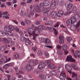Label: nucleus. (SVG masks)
<instances>
[{
    "mask_svg": "<svg viewBox=\"0 0 80 80\" xmlns=\"http://www.w3.org/2000/svg\"><path fill=\"white\" fill-rule=\"evenodd\" d=\"M67 39L68 42H69L70 41L72 40V38H71V37H68L67 38Z\"/></svg>",
    "mask_w": 80,
    "mask_h": 80,
    "instance_id": "6e6d98bb",
    "label": "nucleus"
},
{
    "mask_svg": "<svg viewBox=\"0 0 80 80\" xmlns=\"http://www.w3.org/2000/svg\"><path fill=\"white\" fill-rule=\"evenodd\" d=\"M28 32V34L30 35V38L31 39H32V40H35V37L32 34V31H33V29L31 28H28L27 30Z\"/></svg>",
    "mask_w": 80,
    "mask_h": 80,
    "instance_id": "20e7f679",
    "label": "nucleus"
},
{
    "mask_svg": "<svg viewBox=\"0 0 80 80\" xmlns=\"http://www.w3.org/2000/svg\"><path fill=\"white\" fill-rule=\"evenodd\" d=\"M24 22L26 24H27V25H30V24L31 23V21L30 20L25 19L24 20Z\"/></svg>",
    "mask_w": 80,
    "mask_h": 80,
    "instance_id": "6ab92c4d",
    "label": "nucleus"
},
{
    "mask_svg": "<svg viewBox=\"0 0 80 80\" xmlns=\"http://www.w3.org/2000/svg\"><path fill=\"white\" fill-rule=\"evenodd\" d=\"M50 73L52 75L55 76L57 75V72L55 70H51L50 72Z\"/></svg>",
    "mask_w": 80,
    "mask_h": 80,
    "instance_id": "aec40b11",
    "label": "nucleus"
},
{
    "mask_svg": "<svg viewBox=\"0 0 80 80\" xmlns=\"http://www.w3.org/2000/svg\"><path fill=\"white\" fill-rule=\"evenodd\" d=\"M3 42L4 43H8L9 42L8 40L5 38H3Z\"/></svg>",
    "mask_w": 80,
    "mask_h": 80,
    "instance_id": "f704fd0d",
    "label": "nucleus"
},
{
    "mask_svg": "<svg viewBox=\"0 0 80 80\" xmlns=\"http://www.w3.org/2000/svg\"><path fill=\"white\" fill-rule=\"evenodd\" d=\"M58 54L59 55H63V52L61 50H59L58 51Z\"/></svg>",
    "mask_w": 80,
    "mask_h": 80,
    "instance_id": "37998d69",
    "label": "nucleus"
},
{
    "mask_svg": "<svg viewBox=\"0 0 80 80\" xmlns=\"http://www.w3.org/2000/svg\"><path fill=\"white\" fill-rule=\"evenodd\" d=\"M59 43L61 44H63L64 43V39L59 40Z\"/></svg>",
    "mask_w": 80,
    "mask_h": 80,
    "instance_id": "de8ad7c7",
    "label": "nucleus"
},
{
    "mask_svg": "<svg viewBox=\"0 0 80 80\" xmlns=\"http://www.w3.org/2000/svg\"><path fill=\"white\" fill-rule=\"evenodd\" d=\"M34 9H35L36 12L38 13H39L41 11L40 8H39V7L37 5H34L33 6Z\"/></svg>",
    "mask_w": 80,
    "mask_h": 80,
    "instance_id": "9d476101",
    "label": "nucleus"
},
{
    "mask_svg": "<svg viewBox=\"0 0 80 80\" xmlns=\"http://www.w3.org/2000/svg\"><path fill=\"white\" fill-rule=\"evenodd\" d=\"M32 66L30 65H28L26 67V70H27L28 72H30L32 70Z\"/></svg>",
    "mask_w": 80,
    "mask_h": 80,
    "instance_id": "ddd939ff",
    "label": "nucleus"
},
{
    "mask_svg": "<svg viewBox=\"0 0 80 80\" xmlns=\"http://www.w3.org/2000/svg\"><path fill=\"white\" fill-rule=\"evenodd\" d=\"M72 77H77V78H78L77 77V74H75V73L74 72H72Z\"/></svg>",
    "mask_w": 80,
    "mask_h": 80,
    "instance_id": "c03bdc74",
    "label": "nucleus"
},
{
    "mask_svg": "<svg viewBox=\"0 0 80 80\" xmlns=\"http://www.w3.org/2000/svg\"><path fill=\"white\" fill-rule=\"evenodd\" d=\"M63 38H64V37L62 35H60L59 36V40H63Z\"/></svg>",
    "mask_w": 80,
    "mask_h": 80,
    "instance_id": "8fccbe9b",
    "label": "nucleus"
},
{
    "mask_svg": "<svg viewBox=\"0 0 80 80\" xmlns=\"http://www.w3.org/2000/svg\"><path fill=\"white\" fill-rule=\"evenodd\" d=\"M63 14V12L62 10L58 12L57 13L56 12L53 11L51 13V15L53 18H57V16H58L59 17H62Z\"/></svg>",
    "mask_w": 80,
    "mask_h": 80,
    "instance_id": "f03ea898",
    "label": "nucleus"
},
{
    "mask_svg": "<svg viewBox=\"0 0 80 80\" xmlns=\"http://www.w3.org/2000/svg\"><path fill=\"white\" fill-rule=\"evenodd\" d=\"M18 33L21 35H23V32L21 31H20Z\"/></svg>",
    "mask_w": 80,
    "mask_h": 80,
    "instance_id": "338daca9",
    "label": "nucleus"
},
{
    "mask_svg": "<svg viewBox=\"0 0 80 80\" xmlns=\"http://www.w3.org/2000/svg\"><path fill=\"white\" fill-rule=\"evenodd\" d=\"M14 69L15 70V72H17V71H18V67H15L14 68Z\"/></svg>",
    "mask_w": 80,
    "mask_h": 80,
    "instance_id": "69168bd1",
    "label": "nucleus"
},
{
    "mask_svg": "<svg viewBox=\"0 0 80 80\" xmlns=\"http://www.w3.org/2000/svg\"><path fill=\"white\" fill-rule=\"evenodd\" d=\"M29 13L30 15H32V16H33V15H34V14H35L34 11H33V10H30L29 11Z\"/></svg>",
    "mask_w": 80,
    "mask_h": 80,
    "instance_id": "7c9ffc66",
    "label": "nucleus"
},
{
    "mask_svg": "<svg viewBox=\"0 0 80 80\" xmlns=\"http://www.w3.org/2000/svg\"><path fill=\"white\" fill-rule=\"evenodd\" d=\"M7 66H8V65L7 64L3 66V68H4V69H7Z\"/></svg>",
    "mask_w": 80,
    "mask_h": 80,
    "instance_id": "680f3d73",
    "label": "nucleus"
},
{
    "mask_svg": "<svg viewBox=\"0 0 80 80\" xmlns=\"http://www.w3.org/2000/svg\"><path fill=\"white\" fill-rule=\"evenodd\" d=\"M14 58L15 59H18V58H20V56L18 54H15L14 56Z\"/></svg>",
    "mask_w": 80,
    "mask_h": 80,
    "instance_id": "a878e982",
    "label": "nucleus"
},
{
    "mask_svg": "<svg viewBox=\"0 0 80 80\" xmlns=\"http://www.w3.org/2000/svg\"><path fill=\"white\" fill-rule=\"evenodd\" d=\"M43 6L47 7L50 4V2L48 1H45L43 2Z\"/></svg>",
    "mask_w": 80,
    "mask_h": 80,
    "instance_id": "f3484780",
    "label": "nucleus"
},
{
    "mask_svg": "<svg viewBox=\"0 0 80 80\" xmlns=\"http://www.w3.org/2000/svg\"><path fill=\"white\" fill-rule=\"evenodd\" d=\"M43 72V69H40L39 71H38L36 72V74H39L40 72Z\"/></svg>",
    "mask_w": 80,
    "mask_h": 80,
    "instance_id": "e433bc0d",
    "label": "nucleus"
},
{
    "mask_svg": "<svg viewBox=\"0 0 80 80\" xmlns=\"http://www.w3.org/2000/svg\"><path fill=\"white\" fill-rule=\"evenodd\" d=\"M7 65H8V66H9V67H12V66L14 64L12 62L7 64Z\"/></svg>",
    "mask_w": 80,
    "mask_h": 80,
    "instance_id": "603ef678",
    "label": "nucleus"
},
{
    "mask_svg": "<svg viewBox=\"0 0 80 80\" xmlns=\"http://www.w3.org/2000/svg\"><path fill=\"white\" fill-rule=\"evenodd\" d=\"M29 63L30 65L31 66H33L34 65V63H33V61L31 60L29 62Z\"/></svg>",
    "mask_w": 80,
    "mask_h": 80,
    "instance_id": "58836bf2",
    "label": "nucleus"
},
{
    "mask_svg": "<svg viewBox=\"0 0 80 80\" xmlns=\"http://www.w3.org/2000/svg\"><path fill=\"white\" fill-rule=\"evenodd\" d=\"M54 33L55 35H58V30L57 29H56V28L54 29Z\"/></svg>",
    "mask_w": 80,
    "mask_h": 80,
    "instance_id": "2f4dec72",
    "label": "nucleus"
},
{
    "mask_svg": "<svg viewBox=\"0 0 80 80\" xmlns=\"http://www.w3.org/2000/svg\"><path fill=\"white\" fill-rule=\"evenodd\" d=\"M70 19L72 22V23H74L75 22H76L77 21V18H76L74 16H72V17Z\"/></svg>",
    "mask_w": 80,
    "mask_h": 80,
    "instance_id": "a211bd4d",
    "label": "nucleus"
},
{
    "mask_svg": "<svg viewBox=\"0 0 80 80\" xmlns=\"http://www.w3.org/2000/svg\"><path fill=\"white\" fill-rule=\"evenodd\" d=\"M80 23L78 22H77V23L74 25V27L76 28H78L80 27Z\"/></svg>",
    "mask_w": 80,
    "mask_h": 80,
    "instance_id": "72a5a7b5",
    "label": "nucleus"
},
{
    "mask_svg": "<svg viewBox=\"0 0 80 80\" xmlns=\"http://www.w3.org/2000/svg\"><path fill=\"white\" fill-rule=\"evenodd\" d=\"M80 51L78 50H77L76 51V54H74V57L75 58H80Z\"/></svg>",
    "mask_w": 80,
    "mask_h": 80,
    "instance_id": "f8f14e48",
    "label": "nucleus"
},
{
    "mask_svg": "<svg viewBox=\"0 0 80 80\" xmlns=\"http://www.w3.org/2000/svg\"><path fill=\"white\" fill-rule=\"evenodd\" d=\"M45 47L49 48H52V47L51 46H45Z\"/></svg>",
    "mask_w": 80,
    "mask_h": 80,
    "instance_id": "774afa93",
    "label": "nucleus"
},
{
    "mask_svg": "<svg viewBox=\"0 0 80 80\" xmlns=\"http://www.w3.org/2000/svg\"><path fill=\"white\" fill-rule=\"evenodd\" d=\"M40 29L38 28L35 27L34 29V31H32V33L34 35H38L39 33H40Z\"/></svg>",
    "mask_w": 80,
    "mask_h": 80,
    "instance_id": "423d86ee",
    "label": "nucleus"
},
{
    "mask_svg": "<svg viewBox=\"0 0 80 80\" xmlns=\"http://www.w3.org/2000/svg\"><path fill=\"white\" fill-rule=\"evenodd\" d=\"M37 54L38 56H42V52L41 51H38Z\"/></svg>",
    "mask_w": 80,
    "mask_h": 80,
    "instance_id": "ea45409f",
    "label": "nucleus"
},
{
    "mask_svg": "<svg viewBox=\"0 0 80 80\" xmlns=\"http://www.w3.org/2000/svg\"><path fill=\"white\" fill-rule=\"evenodd\" d=\"M44 55L46 57H49V54L47 52H45Z\"/></svg>",
    "mask_w": 80,
    "mask_h": 80,
    "instance_id": "09e8293b",
    "label": "nucleus"
},
{
    "mask_svg": "<svg viewBox=\"0 0 80 80\" xmlns=\"http://www.w3.org/2000/svg\"><path fill=\"white\" fill-rule=\"evenodd\" d=\"M9 43L12 46H13V45H14V44L13 43V41H9Z\"/></svg>",
    "mask_w": 80,
    "mask_h": 80,
    "instance_id": "e2e57ef3",
    "label": "nucleus"
},
{
    "mask_svg": "<svg viewBox=\"0 0 80 80\" xmlns=\"http://www.w3.org/2000/svg\"><path fill=\"white\" fill-rule=\"evenodd\" d=\"M53 24V21H49L46 22V23H45V25H52Z\"/></svg>",
    "mask_w": 80,
    "mask_h": 80,
    "instance_id": "bb28decb",
    "label": "nucleus"
},
{
    "mask_svg": "<svg viewBox=\"0 0 80 80\" xmlns=\"http://www.w3.org/2000/svg\"><path fill=\"white\" fill-rule=\"evenodd\" d=\"M62 49L63 50H66L67 49V45H64L62 47Z\"/></svg>",
    "mask_w": 80,
    "mask_h": 80,
    "instance_id": "c756f323",
    "label": "nucleus"
},
{
    "mask_svg": "<svg viewBox=\"0 0 80 80\" xmlns=\"http://www.w3.org/2000/svg\"><path fill=\"white\" fill-rule=\"evenodd\" d=\"M25 43L26 45H30L32 46V45H33V43L32 42H31V41L29 39V38H26L25 40Z\"/></svg>",
    "mask_w": 80,
    "mask_h": 80,
    "instance_id": "1a4fd4ad",
    "label": "nucleus"
},
{
    "mask_svg": "<svg viewBox=\"0 0 80 80\" xmlns=\"http://www.w3.org/2000/svg\"><path fill=\"white\" fill-rule=\"evenodd\" d=\"M47 66L45 65L44 62H41L39 63L38 65V68L39 69H43V68H47Z\"/></svg>",
    "mask_w": 80,
    "mask_h": 80,
    "instance_id": "39448f33",
    "label": "nucleus"
},
{
    "mask_svg": "<svg viewBox=\"0 0 80 80\" xmlns=\"http://www.w3.org/2000/svg\"><path fill=\"white\" fill-rule=\"evenodd\" d=\"M8 35L9 36H12L13 33L10 32H5V35Z\"/></svg>",
    "mask_w": 80,
    "mask_h": 80,
    "instance_id": "5701e85b",
    "label": "nucleus"
},
{
    "mask_svg": "<svg viewBox=\"0 0 80 80\" xmlns=\"http://www.w3.org/2000/svg\"><path fill=\"white\" fill-rule=\"evenodd\" d=\"M57 49H61V48H62V46H61L60 45H58L57 47Z\"/></svg>",
    "mask_w": 80,
    "mask_h": 80,
    "instance_id": "5fc2aeb1",
    "label": "nucleus"
},
{
    "mask_svg": "<svg viewBox=\"0 0 80 80\" xmlns=\"http://www.w3.org/2000/svg\"><path fill=\"white\" fill-rule=\"evenodd\" d=\"M21 4L22 6H25V5H27V4L24 2H22Z\"/></svg>",
    "mask_w": 80,
    "mask_h": 80,
    "instance_id": "13d9d810",
    "label": "nucleus"
},
{
    "mask_svg": "<svg viewBox=\"0 0 80 80\" xmlns=\"http://www.w3.org/2000/svg\"><path fill=\"white\" fill-rule=\"evenodd\" d=\"M38 28L39 29H40V30H47V28L44 26L42 25L39 26H38Z\"/></svg>",
    "mask_w": 80,
    "mask_h": 80,
    "instance_id": "dca6fc26",
    "label": "nucleus"
},
{
    "mask_svg": "<svg viewBox=\"0 0 80 80\" xmlns=\"http://www.w3.org/2000/svg\"><path fill=\"white\" fill-rule=\"evenodd\" d=\"M66 60L67 62H75L76 61L75 60L72 58V57L71 55L68 56Z\"/></svg>",
    "mask_w": 80,
    "mask_h": 80,
    "instance_id": "0eeeda50",
    "label": "nucleus"
},
{
    "mask_svg": "<svg viewBox=\"0 0 80 80\" xmlns=\"http://www.w3.org/2000/svg\"><path fill=\"white\" fill-rule=\"evenodd\" d=\"M47 28L50 32H52V30H54V29H55V28H51L49 27H47Z\"/></svg>",
    "mask_w": 80,
    "mask_h": 80,
    "instance_id": "79ce46f5",
    "label": "nucleus"
},
{
    "mask_svg": "<svg viewBox=\"0 0 80 80\" xmlns=\"http://www.w3.org/2000/svg\"><path fill=\"white\" fill-rule=\"evenodd\" d=\"M65 6L67 10L68 11L71 10L72 7H73V4L72 3H70L68 4L66 3L65 4Z\"/></svg>",
    "mask_w": 80,
    "mask_h": 80,
    "instance_id": "6e6552de",
    "label": "nucleus"
},
{
    "mask_svg": "<svg viewBox=\"0 0 80 80\" xmlns=\"http://www.w3.org/2000/svg\"><path fill=\"white\" fill-rule=\"evenodd\" d=\"M44 42L45 44V45H50V40L47 39H44Z\"/></svg>",
    "mask_w": 80,
    "mask_h": 80,
    "instance_id": "9b49d317",
    "label": "nucleus"
},
{
    "mask_svg": "<svg viewBox=\"0 0 80 80\" xmlns=\"http://www.w3.org/2000/svg\"><path fill=\"white\" fill-rule=\"evenodd\" d=\"M76 29L75 26H71L70 27V29L72 31H74Z\"/></svg>",
    "mask_w": 80,
    "mask_h": 80,
    "instance_id": "a19ab883",
    "label": "nucleus"
},
{
    "mask_svg": "<svg viewBox=\"0 0 80 80\" xmlns=\"http://www.w3.org/2000/svg\"><path fill=\"white\" fill-rule=\"evenodd\" d=\"M60 25V22H58L57 23H56L55 25L54 26V27H58L59 25Z\"/></svg>",
    "mask_w": 80,
    "mask_h": 80,
    "instance_id": "3c124183",
    "label": "nucleus"
},
{
    "mask_svg": "<svg viewBox=\"0 0 80 80\" xmlns=\"http://www.w3.org/2000/svg\"><path fill=\"white\" fill-rule=\"evenodd\" d=\"M0 36H2V37L5 36V32H4L3 31H0Z\"/></svg>",
    "mask_w": 80,
    "mask_h": 80,
    "instance_id": "cd10ccee",
    "label": "nucleus"
},
{
    "mask_svg": "<svg viewBox=\"0 0 80 80\" xmlns=\"http://www.w3.org/2000/svg\"><path fill=\"white\" fill-rule=\"evenodd\" d=\"M46 62L47 63V64H48V66L51 65V64H52V63H51V61H50L49 60H47L46 61Z\"/></svg>",
    "mask_w": 80,
    "mask_h": 80,
    "instance_id": "49530a36",
    "label": "nucleus"
},
{
    "mask_svg": "<svg viewBox=\"0 0 80 80\" xmlns=\"http://www.w3.org/2000/svg\"><path fill=\"white\" fill-rule=\"evenodd\" d=\"M39 78L41 79V80H43L44 79L45 77H44V75L42 74H40L39 75Z\"/></svg>",
    "mask_w": 80,
    "mask_h": 80,
    "instance_id": "c85d7f7f",
    "label": "nucleus"
},
{
    "mask_svg": "<svg viewBox=\"0 0 80 80\" xmlns=\"http://www.w3.org/2000/svg\"><path fill=\"white\" fill-rule=\"evenodd\" d=\"M9 27L10 30V32L14 30V28L12 26H10Z\"/></svg>",
    "mask_w": 80,
    "mask_h": 80,
    "instance_id": "a18cd8bd",
    "label": "nucleus"
},
{
    "mask_svg": "<svg viewBox=\"0 0 80 80\" xmlns=\"http://www.w3.org/2000/svg\"><path fill=\"white\" fill-rule=\"evenodd\" d=\"M6 3L8 6H10L12 4V3L11 2H7Z\"/></svg>",
    "mask_w": 80,
    "mask_h": 80,
    "instance_id": "864d4df0",
    "label": "nucleus"
},
{
    "mask_svg": "<svg viewBox=\"0 0 80 80\" xmlns=\"http://www.w3.org/2000/svg\"><path fill=\"white\" fill-rule=\"evenodd\" d=\"M77 10V7L75 6H74L72 11V13H75V12H76Z\"/></svg>",
    "mask_w": 80,
    "mask_h": 80,
    "instance_id": "393cba45",
    "label": "nucleus"
},
{
    "mask_svg": "<svg viewBox=\"0 0 80 80\" xmlns=\"http://www.w3.org/2000/svg\"><path fill=\"white\" fill-rule=\"evenodd\" d=\"M58 71L59 72H61V73L59 76V78L60 80H65V78L66 77V75H65V73L63 72V69H62V68H61L60 66H58Z\"/></svg>",
    "mask_w": 80,
    "mask_h": 80,
    "instance_id": "f257e3e1",
    "label": "nucleus"
},
{
    "mask_svg": "<svg viewBox=\"0 0 80 80\" xmlns=\"http://www.w3.org/2000/svg\"><path fill=\"white\" fill-rule=\"evenodd\" d=\"M71 66L72 67L73 69H74V68H75V67H76V65H75V64H71Z\"/></svg>",
    "mask_w": 80,
    "mask_h": 80,
    "instance_id": "052dcab7",
    "label": "nucleus"
},
{
    "mask_svg": "<svg viewBox=\"0 0 80 80\" xmlns=\"http://www.w3.org/2000/svg\"><path fill=\"white\" fill-rule=\"evenodd\" d=\"M52 9H55L56 7V1H54L53 2H52L51 6Z\"/></svg>",
    "mask_w": 80,
    "mask_h": 80,
    "instance_id": "4468645a",
    "label": "nucleus"
},
{
    "mask_svg": "<svg viewBox=\"0 0 80 80\" xmlns=\"http://www.w3.org/2000/svg\"><path fill=\"white\" fill-rule=\"evenodd\" d=\"M25 16L28 17V18H30V15L28 13H27L26 15Z\"/></svg>",
    "mask_w": 80,
    "mask_h": 80,
    "instance_id": "0e129e2a",
    "label": "nucleus"
},
{
    "mask_svg": "<svg viewBox=\"0 0 80 80\" xmlns=\"http://www.w3.org/2000/svg\"><path fill=\"white\" fill-rule=\"evenodd\" d=\"M48 67L50 68H51L52 69H54L55 67V65H53V64H51V65L49 66Z\"/></svg>",
    "mask_w": 80,
    "mask_h": 80,
    "instance_id": "473e14b6",
    "label": "nucleus"
},
{
    "mask_svg": "<svg viewBox=\"0 0 80 80\" xmlns=\"http://www.w3.org/2000/svg\"><path fill=\"white\" fill-rule=\"evenodd\" d=\"M65 68L67 70H70V65H69L68 64H66L65 65Z\"/></svg>",
    "mask_w": 80,
    "mask_h": 80,
    "instance_id": "4c0bfd02",
    "label": "nucleus"
},
{
    "mask_svg": "<svg viewBox=\"0 0 80 80\" xmlns=\"http://www.w3.org/2000/svg\"><path fill=\"white\" fill-rule=\"evenodd\" d=\"M15 30L17 32H20V29H19L18 28H15Z\"/></svg>",
    "mask_w": 80,
    "mask_h": 80,
    "instance_id": "4d7b16f0",
    "label": "nucleus"
},
{
    "mask_svg": "<svg viewBox=\"0 0 80 80\" xmlns=\"http://www.w3.org/2000/svg\"><path fill=\"white\" fill-rule=\"evenodd\" d=\"M20 40L21 41V42H24V41H25V40L27 39L23 37V36H21L20 37Z\"/></svg>",
    "mask_w": 80,
    "mask_h": 80,
    "instance_id": "c9c22d12",
    "label": "nucleus"
},
{
    "mask_svg": "<svg viewBox=\"0 0 80 80\" xmlns=\"http://www.w3.org/2000/svg\"><path fill=\"white\" fill-rule=\"evenodd\" d=\"M66 23L67 24V25H71L73 23H72V21L70 20V19H69L66 22Z\"/></svg>",
    "mask_w": 80,
    "mask_h": 80,
    "instance_id": "412c9836",
    "label": "nucleus"
},
{
    "mask_svg": "<svg viewBox=\"0 0 80 80\" xmlns=\"http://www.w3.org/2000/svg\"><path fill=\"white\" fill-rule=\"evenodd\" d=\"M4 29L5 31L7 32H10V28L9 27L7 26H5L4 27Z\"/></svg>",
    "mask_w": 80,
    "mask_h": 80,
    "instance_id": "b1692460",
    "label": "nucleus"
},
{
    "mask_svg": "<svg viewBox=\"0 0 80 80\" xmlns=\"http://www.w3.org/2000/svg\"><path fill=\"white\" fill-rule=\"evenodd\" d=\"M12 22L14 23H15V24H16L17 25H18V22L16 20H13L12 21Z\"/></svg>",
    "mask_w": 80,
    "mask_h": 80,
    "instance_id": "bf43d9fd",
    "label": "nucleus"
},
{
    "mask_svg": "<svg viewBox=\"0 0 80 80\" xmlns=\"http://www.w3.org/2000/svg\"><path fill=\"white\" fill-rule=\"evenodd\" d=\"M39 6L42 8V12L43 13H45V14H48V12L50 11V9L48 8H43V4L42 3H40L39 4Z\"/></svg>",
    "mask_w": 80,
    "mask_h": 80,
    "instance_id": "7ed1b4c3",
    "label": "nucleus"
},
{
    "mask_svg": "<svg viewBox=\"0 0 80 80\" xmlns=\"http://www.w3.org/2000/svg\"><path fill=\"white\" fill-rule=\"evenodd\" d=\"M6 49L5 48V46L3 45L1 46L0 47V51L2 52H4Z\"/></svg>",
    "mask_w": 80,
    "mask_h": 80,
    "instance_id": "4be33fe9",
    "label": "nucleus"
},
{
    "mask_svg": "<svg viewBox=\"0 0 80 80\" xmlns=\"http://www.w3.org/2000/svg\"><path fill=\"white\" fill-rule=\"evenodd\" d=\"M53 77L51 76L46 75L44 79V80H52Z\"/></svg>",
    "mask_w": 80,
    "mask_h": 80,
    "instance_id": "2eb2a0df",
    "label": "nucleus"
}]
</instances>
